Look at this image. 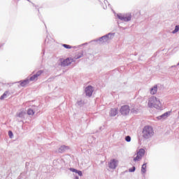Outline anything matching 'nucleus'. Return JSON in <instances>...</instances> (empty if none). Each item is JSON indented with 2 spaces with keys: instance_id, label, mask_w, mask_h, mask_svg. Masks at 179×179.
I'll return each mask as SVG.
<instances>
[{
  "instance_id": "obj_24",
  "label": "nucleus",
  "mask_w": 179,
  "mask_h": 179,
  "mask_svg": "<svg viewBox=\"0 0 179 179\" xmlns=\"http://www.w3.org/2000/svg\"><path fill=\"white\" fill-rule=\"evenodd\" d=\"M8 136L10 138H12V136H13V133L12 132V131H8Z\"/></svg>"
},
{
  "instance_id": "obj_17",
  "label": "nucleus",
  "mask_w": 179,
  "mask_h": 179,
  "mask_svg": "<svg viewBox=\"0 0 179 179\" xmlns=\"http://www.w3.org/2000/svg\"><path fill=\"white\" fill-rule=\"evenodd\" d=\"M142 160L141 157H140L138 154L134 158V162H141Z\"/></svg>"
},
{
  "instance_id": "obj_10",
  "label": "nucleus",
  "mask_w": 179,
  "mask_h": 179,
  "mask_svg": "<svg viewBox=\"0 0 179 179\" xmlns=\"http://www.w3.org/2000/svg\"><path fill=\"white\" fill-rule=\"evenodd\" d=\"M68 149H69V147L66 146V145H62V146L59 148V153H63V152H65V150H68Z\"/></svg>"
},
{
  "instance_id": "obj_5",
  "label": "nucleus",
  "mask_w": 179,
  "mask_h": 179,
  "mask_svg": "<svg viewBox=\"0 0 179 179\" xmlns=\"http://www.w3.org/2000/svg\"><path fill=\"white\" fill-rule=\"evenodd\" d=\"M117 17L118 19H120V20H123V22H129V20H131V15H121V14H119L117 15Z\"/></svg>"
},
{
  "instance_id": "obj_21",
  "label": "nucleus",
  "mask_w": 179,
  "mask_h": 179,
  "mask_svg": "<svg viewBox=\"0 0 179 179\" xmlns=\"http://www.w3.org/2000/svg\"><path fill=\"white\" fill-rule=\"evenodd\" d=\"M62 45L64 47V48H66V50H71V48H72V46L70 45L63 44Z\"/></svg>"
},
{
  "instance_id": "obj_13",
  "label": "nucleus",
  "mask_w": 179,
  "mask_h": 179,
  "mask_svg": "<svg viewBox=\"0 0 179 179\" xmlns=\"http://www.w3.org/2000/svg\"><path fill=\"white\" fill-rule=\"evenodd\" d=\"M157 93V85H155L152 88L150 89V94H156Z\"/></svg>"
},
{
  "instance_id": "obj_29",
  "label": "nucleus",
  "mask_w": 179,
  "mask_h": 179,
  "mask_svg": "<svg viewBox=\"0 0 179 179\" xmlns=\"http://www.w3.org/2000/svg\"><path fill=\"white\" fill-rule=\"evenodd\" d=\"M178 65H179V63H178Z\"/></svg>"
},
{
  "instance_id": "obj_8",
  "label": "nucleus",
  "mask_w": 179,
  "mask_h": 179,
  "mask_svg": "<svg viewBox=\"0 0 179 179\" xmlns=\"http://www.w3.org/2000/svg\"><path fill=\"white\" fill-rule=\"evenodd\" d=\"M43 72V70L38 71L35 75L30 77L29 80L31 82H35V80H37V79H38V76H41Z\"/></svg>"
},
{
  "instance_id": "obj_15",
  "label": "nucleus",
  "mask_w": 179,
  "mask_h": 179,
  "mask_svg": "<svg viewBox=\"0 0 179 179\" xmlns=\"http://www.w3.org/2000/svg\"><path fill=\"white\" fill-rule=\"evenodd\" d=\"M9 94L8 91H6L0 97V100H4V99H6Z\"/></svg>"
},
{
  "instance_id": "obj_23",
  "label": "nucleus",
  "mask_w": 179,
  "mask_h": 179,
  "mask_svg": "<svg viewBox=\"0 0 179 179\" xmlns=\"http://www.w3.org/2000/svg\"><path fill=\"white\" fill-rule=\"evenodd\" d=\"M125 141H127V142H131V136H126Z\"/></svg>"
},
{
  "instance_id": "obj_7",
  "label": "nucleus",
  "mask_w": 179,
  "mask_h": 179,
  "mask_svg": "<svg viewBox=\"0 0 179 179\" xmlns=\"http://www.w3.org/2000/svg\"><path fill=\"white\" fill-rule=\"evenodd\" d=\"M85 94L88 97H92V94H93V92H94V90H93V87L92 85H89L85 88Z\"/></svg>"
},
{
  "instance_id": "obj_16",
  "label": "nucleus",
  "mask_w": 179,
  "mask_h": 179,
  "mask_svg": "<svg viewBox=\"0 0 179 179\" xmlns=\"http://www.w3.org/2000/svg\"><path fill=\"white\" fill-rule=\"evenodd\" d=\"M101 39L105 40V41H108L110 40V34H108V35L102 36Z\"/></svg>"
},
{
  "instance_id": "obj_18",
  "label": "nucleus",
  "mask_w": 179,
  "mask_h": 179,
  "mask_svg": "<svg viewBox=\"0 0 179 179\" xmlns=\"http://www.w3.org/2000/svg\"><path fill=\"white\" fill-rule=\"evenodd\" d=\"M27 114L28 115H34V110H33L31 108H29L27 110Z\"/></svg>"
},
{
  "instance_id": "obj_11",
  "label": "nucleus",
  "mask_w": 179,
  "mask_h": 179,
  "mask_svg": "<svg viewBox=\"0 0 179 179\" xmlns=\"http://www.w3.org/2000/svg\"><path fill=\"white\" fill-rule=\"evenodd\" d=\"M137 155L142 159V157L145 156V150L143 148H141L138 152H137Z\"/></svg>"
},
{
  "instance_id": "obj_4",
  "label": "nucleus",
  "mask_w": 179,
  "mask_h": 179,
  "mask_svg": "<svg viewBox=\"0 0 179 179\" xmlns=\"http://www.w3.org/2000/svg\"><path fill=\"white\" fill-rule=\"evenodd\" d=\"M75 62V59L72 57H68L65 59L62 62V66H69V65L72 63Z\"/></svg>"
},
{
  "instance_id": "obj_22",
  "label": "nucleus",
  "mask_w": 179,
  "mask_h": 179,
  "mask_svg": "<svg viewBox=\"0 0 179 179\" xmlns=\"http://www.w3.org/2000/svg\"><path fill=\"white\" fill-rule=\"evenodd\" d=\"M135 170H136V168H135V166H133L132 169H129V173H134V171H135Z\"/></svg>"
},
{
  "instance_id": "obj_27",
  "label": "nucleus",
  "mask_w": 179,
  "mask_h": 179,
  "mask_svg": "<svg viewBox=\"0 0 179 179\" xmlns=\"http://www.w3.org/2000/svg\"><path fill=\"white\" fill-rule=\"evenodd\" d=\"M18 117H23V112H20V113H18Z\"/></svg>"
},
{
  "instance_id": "obj_20",
  "label": "nucleus",
  "mask_w": 179,
  "mask_h": 179,
  "mask_svg": "<svg viewBox=\"0 0 179 179\" xmlns=\"http://www.w3.org/2000/svg\"><path fill=\"white\" fill-rule=\"evenodd\" d=\"M179 30V25H176L175 29L172 31L173 34H176Z\"/></svg>"
},
{
  "instance_id": "obj_9",
  "label": "nucleus",
  "mask_w": 179,
  "mask_h": 179,
  "mask_svg": "<svg viewBox=\"0 0 179 179\" xmlns=\"http://www.w3.org/2000/svg\"><path fill=\"white\" fill-rule=\"evenodd\" d=\"M117 114H118L117 108H114L110 110V115L111 117H115V115H117Z\"/></svg>"
},
{
  "instance_id": "obj_2",
  "label": "nucleus",
  "mask_w": 179,
  "mask_h": 179,
  "mask_svg": "<svg viewBox=\"0 0 179 179\" xmlns=\"http://www.w3.org/2000/svg\"><path fill=\"white\" fill-rule=\"evenodd\" d=\"M142 136L144 139H150L155 135V131L153 130V127L152 126H145L143 129Z\"/></svg>"
},
{
  "instance_id": "obj_1",
  "label": "nucleus",
  "mask_w": 179,
  "mask_h": 179,
  "mask_svg": "<svg viewBox=\"0 0 179 179\" xmlns=\"http://www.w3.org/2000/svg\"><path fill=\"white\" fill-rule=\"evenodd\" d=\"M148 106L150 108L160 110V108H162V102H160V99H157L156 96H151L148 99Z\"/></svg>"
},
{
  "instance_id": "obj_28",
  "label": "nucleus",
  "mask_w": 179,
  "mask_h": 179,
  "mask_svg": "<svg viewBox=\"0 0 179 179\" xmlns=\"http://www.w3.org/2000/svg\"><path fill=\"white\" fill-rule=\"evenodd\" d=\"M81 57L82 56H78V57L75 56L74 59H79V58H81Z\"/></svg>"
},
{
  "instance_id": "obj_6",
  "label": "nucleus",
  "mask_w": 179,
  "mask_h": 179,
  "mask_svg": "<svg viewBox=\"0 0 179 179\" xmlns=\"http://www.w3.org/2000/svg\"><path fill=\"white\" fill-rule=\"evenodd\" d=\"M109 169H111L112 170H115L117 169V166H118V160L113 159H111L110 163L108 164Z\"/></svg>"
},
{
  "instance_id": "obj_3",
  "label": "nucleus",
  "mask_w": 179,
  "mask_h": 179,
  "mask_svg": "<svg viewBox=\"0 0 179 179\" xmlns=\"http://www.w3.org/2000/svg\"><path fill=\"white\" fill-rule=\"evenodd\" d=\"M129 111H131V108L128 105H124L120 109V112L122 115H128V114H129Z\"/></svg>"
},
{
  "instance_id": "obj_14",
  "label": "nucleus",
  "mask_w": 179,
  "mask_h": 179,
  "mask_svg": "<svg viewBox=\"0 0 179 179\" xmlns=\"http://www.w3.org/2000/svg\"><path fill=\"white\" fill-rule=\"evenodd\" d=\"M171 112H166L165 113L162 114L160 116H158L157 118V120H162V118H166L169 117V115L170 114Z\"/></svg>"
},
{
  "instance_id": "obj_19",
  "label": "nucleus",
  "mask_w": 179,
  "mask_h": 179,
  "mask_svg": "<svg viewBox=\"0 0 179 179\" xmlns=\"http://www.w3.org/2000/svg\"><path fill=\"white\" fill-rule=\"evenodd\" d=\"M141 172L145 174L146 173V164H143L142 167H141Z\"/></svg>"
},
{
  "instance_id": "obj_12",
  "label": "nucleus",
  "mask_w": 179,
  "mask_h": 179,
  "mask_svg": "<svg viewBox=\"0 0 179 179\" xmlns=\"http://www.w3.org/2000/svg\"><path fill=\"white\" fill-rule=\"evenodd\" d=\"M29 83H30V80L27 79V80H24L22 82H21L20 86H22V87H24V86H27V85H29Z\"/></svg>"
},
{
  "instance_id": "obj_25",
  "label": "nucleus",
  "mask_w": 179,
  "mask_h": 179,
  "mask_svg": "<svg viewBox=\"0 0 179 179\" xmlns=\"http://www.w3.org/2000/svg\"><path fill=\"white\" fill-rule=\"evenodd\" d=\"M70 170L73 172V173H78V170L73 169V168H71Z\"/></svg>"
},
{
  "instance_id": "obj_26",
  "label": "nucleus",
  "mask_w": 179,
  "mask_h": 179,
  "mask_svg": "<svg viewBox=\"0 0 179 179\" xmlns=\"http://www.w3.org/2000/svg\"><path fill=\"white\" fill-rule=\"evenodd\" d=\"M77 173L78 174V176H80V177H82V176H83V173H82L80 171H77Z\"/></svg>"
}]
</instances>
